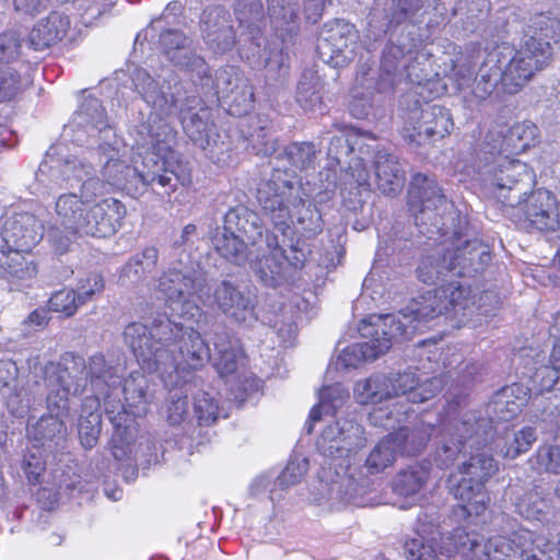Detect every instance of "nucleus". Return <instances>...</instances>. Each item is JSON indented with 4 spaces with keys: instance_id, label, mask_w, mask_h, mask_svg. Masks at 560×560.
I'll return each mask as SVG.
<instances>
[{
    "instance_id": "nucleus-1",
    "label": "nucleus",
    "mask_w": 560,
    "mask_h": 560,
    "mask_svg": "<svg viewBox=\"0 0 560 560\" xmlns=\"http://www.w3.org/2000/svg\"><path fill=\"white\" fill-rule=\"evenodd\" d=\"M131 136L138 152L129 165L127 145L107 122L100 101L88 95L62 132L79 150L72 155H65L61 145L48 151L39 172H50L58 185L79 187V192L61 194L55 201L60 228H51L48 238L58 253L67 252L75 236L109 237L120 229L126 207L115 198L97 201L105 183L133 196L155 183L167 194L177 184H191L189 168L174 150L177 132L167 121L150 114Z\"/></svg>"
},
{
    "instance_id": "nucleus-2",
    "label": "nucleus",
    "mask_w": 560,
    "mask_h": 560,
    "mask_svg": "<svg viewBox=\"0 0 560 560\" xmlns=\"http://www.w3.org/2000/svg\"><path fill=\"white\" fill-rule=\"evenodd\" d=\"M124 335L141 369L156 373L171 390L190 386L195 372L211 358L210 349L198 330L168 318L160 319L151 328L132 323Z\"/></svg>"
},
{
    "instance_id": "nucleus-3",
    "label": "nucleus",
    "mask_w": 560,
    "mask_h": 560,
    "mask_svg": "<svg viewBox=\"0 0 560 560\" xmlns=\"http://www.w3.org/2000/svg\"><path fill=\"white\" fill-rule=\"evenodd\" d=\"M539 34L525 35L518 49L502 44L489 51L479 68L472 94L478 100H486L501 86L508 94L518 93L539 71L551 56L548 37L556 35V22L539 18Z\"/></svg>"
},
{
    "instance_id": "nucleus-4",
    "label": "nucleus",
    "mask_w": 560,
    "mask_h": 560,
    "mask_svg": "<svg viewBox=\"0 0 560 560\" xmlns=\"http://www.w3.org/2000/svg\"><path fill=\"white\" fill-rule=\"evenodd\" d=\"M88 381L95 396L86 397L84 406L98 407L101 396L103 397L114 427L112 453L116 459L122 460L131 454L130 444L138 434L136 418L145 416L151 402L147 380L142 374L132 373L124 383L125 404H115L110 400L113 393L109 389L120 383V377L116 370L107 368L103 355L95 354L85 366V382Z\"/></svg>"
},
{
    "instance_id": "nucleus-5",
    "label": "nucleus",
    "mask_w": 560,
    "mask_h": 560,
    "mask_svg": "<svg viewBox=\"0 0 560 560\" xmlns=\"http://www.w3.org/2000/svg\"><path fill=\"white\" fill-rule=\"evenodd\" d=\"M136 90L143 101L162 118L179 110V119L185 133L189 139L202 149L209 159L219 161L215 148L219 147V133L213 124L208 122V112L200 108L199 112L190 114V109L198 104L195 96L182 97V83L171 69H162L160 73L152 77L144 69H136L132 74ZM163 119L166 121L165 117Z\"/></svg>"
},
{
    "instance_id": "nucleus-6",
    "label": "nucleus",
    "mask_w": 560,
    "mask_h": 560,
    "mask_svg": "<svg viewBox=\"0 0 560 560\" xmlns=\"http://www.w3.org/2000/svg\"><path fill=\"white\" fill-rule=\"evenodd\" d=\"M257 200L275 226L284 232L292 225L305 237H313L323 230V221L315 206L305 205L301 187L277 172L257 188Z\"/></svg>"
},
{
    "instance_id": "nucleus-7",
    "label": "nucleus",
    "mask_w": 560,
    "mask_h": 560,
    "mask_svg": "<svg viewBox=\"0 0 560 560\" xmlns=\"http://www.w3.org/2000/svg\"><path fill=\"white\" fill-rule=\"evenodd\" d=\"M464 246H458L455 250H451L443 241L439 246L429 254H425L417 269V275L420 281L424 283H435L438 281L446 282L440 287L447 288L456 277L471 276L472 272H478L482 269L483 264L489 259V254L485 249H478L475 244L469 241L463 242ZM434 290L427 291L425 293L415 298L406 310L397 313L396 315L406 314L409 315L410 322L405 320V324L409 327H415L416 331H423L424 328H430L435 325L434 322L421 323L418 327L419 316L411 312V305L415 301L420 300L423 295H427Z\"/></svg>"
},
{
    "instance_id": "nucleus-8",
    "label": "nucleus",
    "mask_w": 560,
    "mask_h": 560,
    "mask_svg": "<svg viewBox=\"0 0 560 560\" xmlns=\"http://www.w3.org/2000/svg\"><path fill=\"white\" fill-rule=\"evenodd\" d=\"M500 305V298L494 291H483L476 301V294L465 282H451L447 288L439 289L423 295L411 305V312L419 316L418 327L423 322H450L459 326L465 319L478 313L489 315Z\"/></svg>"
},
{
    "instance_id": "nucleus-9",
    "label": "nucleus",
    "mask_w": 560,
    "mask_h": 560,
    "mask_svg": "<svg viewBox=\"0 0 560 560\" xmlns=\"http://www.w3.org/2000/svg\"><path fill=\"white\" fill-rule=\"evenodd\" d=\"M42 386L46 390L49 413L27 427V436L33 447H50L55 440L65 436L66 427L62 418L68 413L70 396L82 392L85 384L74 381L69 368L49 362L44 368Z\"/></svg>"
},
{
    "instance_id": "nucleus-10",
    "label": "nucleus",
    "mask_w": 560,
    "mask_h": 560,
    "mask_svg": "<svg viewBox=\"0 0 560 560\" xmlns=\"http://www.w3.org/2000/svg\"><path fill=\"white\" fill-rule=\"evenodd\" d=\"M405 320L410 322L409 315H373L362 320L359 330L363 337H371V340L342 349L332 362L335 369H357L364 362L384 354L398 338L410 339L415 334V327L407 326Z\"/></svg>"
},
{
    "instance_id": "nucleus-11",
    "label": "nucleus",
    "mask_w": 560,
    "mask_h": 560,
    "mask_svg": "<svg viewBox=\"0 0 560 560\" xmlns=\"http://www.w3.org/2000/svg\"><path fill=\"white\" fill-rule=\"evenodd\" d=\"M454 167L455 173L459 176V182L481 180L502 203L510 207L522 203L521 196L523 194H514L518 190L517 186L525 179L533 182L534 178V174L526 163L500 153L490 155V161L487 160L482 165L476 166L467 164L465 161H458Z\"/></svg>"
},
{
    "instance_id": "nucleus-12",
    "label": "nucleus",
    "mask_w": 560,
    "mask_h": 560,
    "mask_svg": "<svg viewBox=\"0 0 560 560\" xmlns=\"http://www.w3.org/2000/svg\"><path fill=\"white\" fill-rule=\"evenodd\" d=\"M186 258V262L180 259L178 266H172L163 272L156 281L155 290L172 315L197 323L202 316L197 302L206 303L210 296L202 290L205 279L201 273Z\"/></svg>"
},
{
    "instance_id": "nucleus-13",
    "label": "nucleus",
    "mask_w": 560,
    "mask_h": 560,
    "mask_svg": "<svg viewBox=\"0 0 560 560\" xmlns=\"http://www.w3.org/2000/svg\"><path fill=\"white\" fill-rule=\"evenodd\" d=\"M442 380L432 377L420 382L413 372H405L395 377L383 374L372 375L358 382L353 388L355 400L361 405H375L390 399L413 404L423 402L433 397L442 388Z\"/></svg>"
},
{
    "instance_id": "nucleus-14",
    "label": "nucleus",
    "mask_w": 560,
    "mask_h": 560,
    "mask_svg": "<svg viewBox=\"0 0 560 560\" xmlns=\"http://www.w3.org/2000/svg\"><path fill=\"white\" fill-rule=\"evenodd\" d=\"M498 471V464L486 453L471 455L458 471L448 478L450 491L467 515H480L487 508L489 497L485 483Z\"/></svg>"
},
{
    "instance_id": "nucleus-15",
    "label": "nucleus",
    "mask_w": 560,
    "mask_h": 560,
    "mask_svg": "<svg viewBox=\"0 0 560 560\" xmlns=\"http://www.w3.org/2000/svg\"><path fill=\"white\" fill-rule=\"evenodd\" d=\"M432 51L423 48L417 52L404 54L400 46H388L383 51L381 61L382 75L377 84L381 93L393 90L398 82L406 79L421 85L439 77L440 71L431 61Z\"/></svg>"
},
{
    "instance_id": "nucleus-16",
    "label": "nucleus",
    "mask_w": 560,
    "mask_h": 560,
    "mask_svg": "<svg viewBox=\"0 0 560 560\" xmlns=\"http://www.w3.org/2000/svg\"><path fill=\"white\" fill-rule=\"evenodd\" d=\"M262 237V226L258 215L247 209L231 210L224 217L222 230L213 237L217 252L235 265L248 260L247 244L256 245Z\"/></svg>"
},
{
    "instance_id": "nucleus-17",
    "label": "nucleus",
    "mask_w": 560,
    "mask_h": 560,
    "mask_svg": "<svg viewBox=\"0 0 560 560\" xmlns=\"http://www.w3.org/2000/svg\"><path fill=\"white\" fill-rule=\"evenodd\" d=\"M488 429H491L490 420L477 418L472 411L460 412L443 423L435 459L441 466L451 465L457 456L466 450L478 447L487 441Z\"/></svg>"
},
{
    "instance_id": "nucleus-18",
    "label": "nucleus",
    "mask_w": 560,
    "mask_h": 560,
    "mask_svg": "<svg viewBox=\"0 0 560 560\" xmlns=\"http://www.w3.org/2000/svg\"><path fill=\"white\" fill-rule=\"evenodd\" d=\"M357 40L353 24L334 20L324 24L317 39V52L325 63L341 68L355 57Z\"/></svg>"
},
{
    "instance_id": "nucleus-19",
    "label": "nucleus",
    "mask_w": 560,
    "mask_h": 560,
    "mask_svg": "<svg viewBox=\"0 0 560 560\" xmlns=\"http://www.w3.org/2000/svg\"><path fill=\"white\" fill-rule=\"evenodd\" d=\"M368 493L365 480L358 482L351 475L342 477L337 472V479L331 481L320 478L310 493V503L325 510L339 509L345 504L363 506L369 504L364 498Z\"/></svg>"
},
{
    "instance_id": "nucleus-20",
    "label": "nucleus",
    "mask_w": 560,
    "mask_h": 560,
    "mask_svg": "<svg viewBox=\"0 0 560 560\" xmlns=\"http://www.w3.org/2000/svg\"><path fill=\"white\" fill-rule=\"evenodd\" d=\"M362 425L351 419H340L327 424L317 439L318 452L330 459H347L365 445Z\"/></svg>"
},
{
    "instance_id": "nucleus-21",
    "label": "nucleus",
    "mask_w": 560,
    "mask_h": 560,
    "mask_svg": "<svg viewBox=\"0 0 560 560\" xmlns=\"http://www.w3.org/2000/svg\"><path fill=\"white\" fill-rule=\"evenodd\" d=\"M205 304L214 305L231 322L252 327L257 322L256 299L247 290L223 280L213 288L212 295Z\"/></svg>"
},
{
    "instance_id": "nucleus-22",
    "label": "nucleus",
    "mask_w": 560,
    "mask_h": 560,
    "mask_svg": "<svg viewBox=\"0 0 560 560\" xmlns=\"http://www.w3.org/2000/svg\"><path fill=\"white\" fill-rule=\"evenodd\" d=\"M538 128L530 121L516 122L511 127L497 125L487 132L482 150L485 154H520L535 144Z\"/></svg>"
},
{
    "instance_id": "nucleus-23",
    "label": "nucleus",
    "mask_w": 560,
    "mask_h": 560,
    "mask_svg": "<svg viewBox=\"0 0 560 560\" xmlns=\"http://www.w3.org/2000/svg\"><path fill=\"white\" fill-rule=\"evenodd\" d=\"M453 128V120L447 109L432 105L420 112H412L402 128L404 137L410 142L422 144L430 140L445 137Z\"/></svg>"
},
{
    "instance_id": "nucleus-24",
    "label": "nucleus",
    "mask_w": 560,
    "mask_h": 560,
    "mask_svg": "<svg viewBox=\"0 0 560 560\" xmlns=\"http://www.w3.org/2000/svg\"><path fill=\"white\" fill-rule=\"evenodd\" d=\"M215 94L234 116L247 114L253 108L254 93L248 80L234 67H226L215 74Z\"/></svg>"
},
{
    "instance_id": "nucleus-25",
    "label": "nucleus",
    "mask_w": 560,
    "mask_h": 560,
    "mask_svg": "<svg viewBox=\"0 0 560 560\" xmlns=\"http://www.w3.org/2000/svg\"><path fill=\"white\" fill-rule=\"evenodd\" d=\"M408 203L415 214L416 224H425L427 220L431 219L436 221L435 210H446L450 207L436 182L422 174L412 177L408 190Z\"/></svg>"
},
{
    "instance_id": "nucleus-26",
    "label": "nucleus",
    "mask_w": 560,
    "mask_h": 560,
    "mask_svg": "<svg viewBox=\"0 0 560 560\" xmlns=\"http://www.w3.org/2000/svg\"><path fill=\"white\" fill-rule=\"evenodd\" d=\"M522 203H515L525 215L529 224L539 231H555L559 226L557 201L555 196L546 189H537L529 195L523 192Z\"/></svg>"
},
{
    "instance_id": "nucleus-27",
    "label": "nucleus",
    "mask_w": 560,
    "mask_h": 560,
    "mask_svg": "<svg viewBox=\"0 0 560 560\" xmlns=\"http://www.w3.org/2000/svg\"><path fill=\"white\" fill-rule=\"evenodd\" d=\"M160 43L164 55L176 67L196 73L203 80L208 77V66L189 48V39L179 31L168 30L161 34Z\"/></svg>"
},
{
    "instance_id": "nucleus-28",
    "label": "nucleus",
    "mask_w": 560,
    "mask_h": 560,
    "mask_svg": "<svg viewBox=\"0 0 560 560\" xmlns=\"http://www.w3.org/2000/svg\"><path fill=\"white\" fill-rule=\"evenodd\" d=\"M43 236V225L32 213H15L8 217L2 225L3 247L31 249Z\"/></svg>"
},
{
    "instance_id": "nucleus-29",
    "label": "nucleus",
    "mask_w": 560,
    "mask_h": 560,
    "mask_svg": "<svg viewBox=\"0 0 560 560\" xmlns=\"http://www.w3.org/2000/svg\"><path fill=\"white\" fill-rule=\"evenodd\" d=\"M200 30L206 44L214 52H225L235 44V33L230 25V15L221 7L208 8L203 11Z\"/></svg>"
},
{
    "instance_id": "nucleus-30",
    "label": "nucleus",
    "mask_w": 560,
    "mask_h": 560,
    "mask_svg": "<svg viewBox=\"0 0 560 560\" xmlns=\"http://www.w3.org/2000/svg\"><path fill=\"white\" fill-rule=\"evenodd\" d=\"M259 256L250 260L254 271L271 287L278 285L284 276V250L275 236H266L265 248L259 245Z\"/></svg>"
},
{
    "instance_id": "nucleus-31",
    "label": "nucleus",
    "mask_w": 560,
    "mask_h": 560,
    "mask_svg": "<svg viewBox=\"0 0 560 560\" xmlns=\"http://www.w3.org/2000/svg\"><path fill=\"white\" fill-rule=\"evenodd\" d=\"M235 14L242 30L240 38L252 40L254 46L250 55H246L247 59L261 58L260 46L264 42L259 37L261 24L264 20L262 4L260 0H237Z\"/></svg>"
},
{
    "instance_id": "nucleus-32",
    "label": "nucleus",
    "mask_w": 560,
    "mask_h": 560,
    "mask_svg": "<svg viewBox=\"0 0 560 560\" xmlns=\"http://www.w3.org/2000/svg\"><path fill=\"white\" fill-rule=\"evenodd\" d=\"M428 478L429 469L420 464L411 465L396 475L393 491L406 500L400 509H409L420 502Z\"/></svg>"
},
{
    "instance_id": "nucleus-33",
    "label": "nucleus",
    "mask_w": 560,
    "mask_h": 560,
    "mask_svg": "<svg viewBox=\"0 0 560 560\" xmlns=\"http://www.w3.org/2000/svg\"><path fill=\"white\" fill-rule=\"evenodd\" d=\"M528 399V387L515 383L497 392L489 409L499 421H509L522 411Z\"/></svg>"
},
{
    "instance_id": "nucleus-34",
    "label": "nucleus",
    "mask_w": 560,
    "mask_h": 560,
    "mask_svg": "<svg viewBox=\"0 0 560 560\" xmlns=\"http://www.w3.org/2000/svg\"><path fill=\"white\" fill-rule=\"evenodd\" d=\"M70 21L67 15L51 12L46 19L40 20L30 33V43L36 50L45 49L67 35Z\"/></svg>"
},
{
    "instance_id": "nucleus-35",
    "label": "nucleus",
    "mask_w": 560,
    "mask_h": 560,
    "mask_svg": "<svg viewBox=\"0 0 560 560\" xmlns=\"http://www.w3.org/2000/svg\"><path fill=\"white\" fill-rule=\"evenodd\" d=\"M375 178L377 188L386 195H395L405 184V174L396 158L375 150Z\"/></svg>"
},
{
    "instance_id": "nucleus-36",
    "label": "nucleus",
    "mask_w": 560,
    "mask_h": 560,
    "mask_svg": "<svg viewBox=\"0 0 560 560\" xmlns=\"http://www.w3.org/2000/svg\"><path fill=\"white\" fill-rule=\"evenodd\" d=\"M447 539L452 545V548L446 549L450 557L456 553L462 560H490L488 540L485 541L483 537L476 533L457 528Z\"/></svg>"
},
{
    "instance_id": "nucleus-37",
    "label": "nucleus",
    "mask_w": 560,
    "mask_h": 560,
    "mask_svg": "<svg viewBox=\"0 0 560 560\" xmlns=\"http://www.w3.org/2000/svg\"><path fill=\"white\" fill-rule=\"evenodd\" d=\"M348 399L349 392L339 383L323 387L318 393L317 405L310 411L306 423L307 432L312 433L315 423L320 421L324 416L334 415Z\"/></svg>"
},
{
    "instance_id": "nucleus-38",
    "label": "nucleus",
    "mask_w": 560,
    "mask_h": 560,
    "mask_svg": "<svg viewBox=\"0 0 560 560\" xmlns=\"http://www.w3.org/2000/svg\"><path fill=\"white\" fill-rule=\"evenodd\" d=\"M214 353L213 364L222 376L234 373L243 358V351L238 340L231 338L228 334H218L213 341Z\"/></svg>"
},
{
    "instance_id": "nucleus-39",
    "label": "nucleus",
    "mask_w": 560,
    "mask_h": 560,
    "mask_svg": "<svg viewBox=\"0 0 560 560\" xmlns=\"http://www.w3.org/2000/svg\"><path fill=\"white\" fill-rule=\"evenodd\" d=\"M517 513L530 521L548 523L553 516V506L542 489L536 487L520 497L515 503Z\"/></svg>"
},
{
    "instance_id": "nucleus-40",
    "label": "nucleus",
    "mask_w": 560,
    "mask_h": 560,
    "mask_svg": "<svg viewBox=\"0 0 560 560\" xmlns=\"http://www.w3.org/2000/svg\"><path fill=\"white\" fill-rule=\"evenodd\" d=\"M28 250L18 247L0 250V267L8 278L28 280L36 276L37 268L34 260L26 254Z\"/></svg>"
},
{
    "instance_id": "nucleus-41",
    "label": "nucleus",
    "mask_w": 560,
    "mask_h": 560,
    "mask_svg": "<svg viewBox=\"0 0 560 560\" xmlns=\"http://www.w3.org/2000/svg\"><path fill=\"white\" fill-rule=\"evenodd\" d=\"M370 142H376L371 133L351 130L331 138L327 153L339 163L343 155L354 152L364 153V148L371 147Z\"/></svg>"
},
{
    "instance_id": "nucleus-42",
    "label": "nucleus",
    "mask_w": 560,
    "mask_h": 560,
    "mask_svg": "<svg viewBox=\"0 0 560 560\" xmlns=\"http://www.w3.org/2000/svg\"><path fill=\"white\" fill-rule=\"evenodd\" d=\"M324 83L313 71H305L298 84L296 102L306 112H322Z\"/></svg>"
},
{
    "instance_id": "nucleus-43",
    "label": "nucleus",
    "mask_w": 560,
    "mask_h": 560,
    "mask_svg": "<svg viewBox=\"0 0 560 560\" xmlns=\"http://www.w3.org/2000/svg\"><path fill=\"white\" fill-rule=\"evenodd\" d=\"M159 259L155 247H147L141 254L133 256L121 269L119 282L122 285L137 283L150 273Z\"/></svg>"
},
{
    "instance_id": "nucleus-44",
    "label": "nucleus",
    "mask_w": 560,
    "mask_h": 560,
    "mask_svg": "<svg viewBox=\"0 0 560 560\" xmlns=\"http://www.w3.org/2000/svg\"><path fill=\"white\" fill-rule=\"evenodd\" d=\"M433 430L431 424L420 423L413 429L401 428L390 433V435L395 440L400 454L413 456L425 447Z\"/></svg>"
},
{
    "instance_id": "nucleus-45",
    "label": "nucleus",
    "mask_w": 560,
    "mask_h": 560,
    "mask_svg": "<svg viewBox=\"0 0 560 560\" xmlns=\"http://www.w3.org/2000/svg\"><path fill=\"white\" fill-rule=\"evenodd\" d=\"M268 14L277 31L291 33L298 27V0H268Z\"/></svg>"
},
{
    "instance_id": "nucleus-46",
    "label": "nucleus",
    "mask_w": 560,
    "mask_h": 560,
    "mask_svg": "<svg viewBox=\"0 0 560 560\" xmlns=\"http://www.w3.org/2000/svg\"><path fill=\"white\" fill-rule=\"evenodd\" d=\"M400 454L390 434L382 439L370 452L365 466L372 474H377L392 466Z\"/></svg>"
},
{
    "instance_id": "nucleus-47",
    "label": "nucleus",
    "mask_w": 560,
    "mask_h": 560,
    "mask_svg": "<svg viewBox=\"0 0 560 560\" xmlns=\"http://www.w3.org/2000/svg\"><path fill=\"white\" fill-rule=\"evenodd\" d=\"M1 395L9 411L15 417L24 416L35 401L34 394L18 380L12 384L4 383Z\"/></svg>"
},
{
    "instance_id": "nucleus-48",
    "label": "nucleus",
    "mask_w": 560,
    "mask_h": 560,
    "mask_svg": "<svg viewBox=\"0 0 560 560\" xmlns=\"http://www.w3.org/2000/svg\"><path fill=\"white\" fill-rule=\"evenodd\" d=\"M194 410L200 424L210 425L219 417V404L213 395L208 392L195 394Z\"/></svg>"
},
{
    "instance_id": "nucleus-49",
    "label": "nucleus",
    "mask_w": 560,
    "mask_h": 560,
    "mask_svg": "<svg viewBox=\"0 0 560 560\" xmlns=\"http://www.w3.org/2000/svg\"><path fill=\"white\" fill-rule=\"evenodd\" d=\"M370 148H364V153L358 155L351 161L350 170L351 176L358 187L369 189L371 186V174L366 168V163L370 159H375L376 142H370Z\"/></svg>"
},
{
    "instance_id": "nucleus-50",
    "label": "nucleus",
    "mask_w": 560,
    "mask_h": 560,
    "mask_svg": "<svg viewBox=\"0 0 560 560\" xmlns=\"http://www.w3.org/2000/svg\"><path fill=\"white\" fill-rule=\"evenodd\" d=\"M81 305L77 292L68 288L55 292L48 301L50 311L62 313L67 317L74 315Z\"/></svg>"
},
{
    "instance_id": "nucleus-51",
    "label": "nucleus",
    "mask_w": 560,
    "mask_h": 560,
    "mask_svg": "<svg viewBox=\"0 0 560 560\" xmlns=\"http://www.w3.org/2000/svg\"><path fill=\"white\" fill-rule=\"evenodd\" d=\"M101 432V415L91 411L88 417H81L79 421V436L84 448L96 445Z\"/></svg>"
},
{
    "instance_id": "nucleus-52",
    "label": "nucleus",
    "mask_w": 560,
    "mask_h": 560,
    "mask_svg": "<svg viewBox=\"0 0 560 560\" xmlns=\"http://www.w3.org/2000/svg\"><path fill=\"white\" fill-rule=\"evenodd\" d=\"M308 470V460L306 457L294 456L290 459L287 467L278 477L277 483L281 488H289L301 481Z\"/></svg>"
},
{
    "instance_id": "nucleus-53",
    "label": "nucleus",
    "mask_w": 560,
    "mask_h": 560,
    "mask_svg": "<svg viewBox=\"0 0 560 560\" xmlns=\"http://www.w3.org/2000/svg\"><path fill=\"white\" fill-rule=\"evenodd\" d=\"M22 90L21 77L15 69L0 67V102L10 101Z\"/></svg>"
},
{
    "instance_id": "nucleus-54",
    "label": "nucleus",
    "mask_w": 560,
    "mask_h": 560,
    "mask_svg": "<svg viewBox=\"0 0 560 560\" xmlns=\"http://www.w3.org/2000/svg\"><path fill=\"white\" fill-rule=\"evenodd\" d=\"M105 280L100 273H91L78 282L77 294L82 305L103 292Z\"/></svg>"
},
{
    "instance_id": "nucleus-55",
    "label": "nucleus",
    "mask_w": 560,
    "mask_h": 560,
    "mask_svg": "<svg viewBox=\"0 0 560 560\" xmlns=\"http://www.w3.org/2000/svg\"><path fill=\"white\" fill-rule=\"evenodd\" d=\"M42 447H33L27 451L23 460V470L31 483H38L45 470Z\"/></svg>"
},
{
    "instance_id": "nucleus-56",
    "label": "nucleus",
    "mask_w": 560,
    "mask_h": 560,
    "mask_svg": "<svg viewBox=\"0 0 560 560\" xmlns=\"http://www.w3.org/2000/svg\"><path fill=\"white\" fill-rule=\"evenodd\" d=\"M287 155L292 162V165L296 168H306L315 159L316 149L313 143H293L285 150Z\"/></svg>"
},
{
    "instance_id": "nucleus-57",
    "label": "nucleus",
    "mask_w": 560,
    "mask_h": 560,
    "mask_svg": "<svg viewBox=\"0 0 560 560\" xmlns=\"http://www.w3.org/2000/svg\"><path fill=\"white\" fill-rule=\"evenodd\" d=\"M21 35L16 31H5L0 34V61L12 62L20 56Z\"/></svg>"
},
{
    "instance_id": "nucleus-58",
    "label": "nucleus",
    "mask_w": 560,
    "mask_h": 560,
    "mask_svg": "<svg viewBox=\"0 0 560 560\" xmlns=\"http://www.w3.org/2000/svg\"><path fill=\"white\" fill-rule=\"evenodd\" d=\"M166 406V418L172 425L182 423L188 416V400L186 395H178L177 392L172 393Z\"/></svg>"
},
{
    "instance_id": "nucleus-59",
    "label": "nucleus",
    "mask_w": 560,
    "mask_h": 560,
    "mask_svg": "<svg viewBox=\"0 0 560 560\" xmlns=\"http://www.w3.org/2000/svg\"><path fill=\"white\" fill-rule=\"evenodd\" d=\"M405 553L408 560H438V553L432 545L425 544L422 537L406 541Z\"/></svg>"
},
{
    "instance_id": "nucleus-60",
    "label": "nucleus",
    "mask_w": 560,
    "mask_h": 560,
    "mask_svg": "<svg viewBox=\"0 0 560 560\" xmlns=\"http://www.w3.org/2000/svg\"><path fill=\"white\" fill-rule=\"evenodd\" d=\"M535 441V430L530 427L523 428L514 434L513 443L506 447L504 456L514 458L521 453L527 452Z\"/></svg>"
},
{
    "instance_id": "nucleus-61",
    "label": "nucleus",
    "mask_w": 560,
    "mask_h": 560,
    "mask_svg": "<svg viewBox=\"0 0 560 560\" xmlns=\"http://www.w3.org/2000/svg\"><path fill=\"white\" fill-rule=\"evenodd\" d=\"M537 465L540 469L552 474H560V447L544 445L536 454Z\"/></svg>"
},
{
    "instance_id": "nucleus-62",
    "label": "nucleus",
    "mask_w": 560,
    "mask_h": 560,
    "mask_svg": "<svg viewBox=\"0 0 560 560\" xmlns=\"http://www.w3.org/2000/svg\"><path fill=\"white\" fill-rule=\"evenodd\" d=\"M550 364L551 370L549 368H542L535 373V378L540 375L547 376L542 383V389H550L558 382L556 373H560V342L553 346L550 354Z\"/></svg>"
},
{
    "instance_id": "nucleus-63",
    "label": "nucleus",
    "mask_w": 560,
    "mask_h": 560,
    "mask_svg": "<svg viewBox=\"0 0 560 560\" xmlns=\"http://www.w3.org/2000/svg\"><path fill=\"white\" fill-rule=\"evenodd\" d=\"M448 205L450 207L446 210H435V213H438V220L435 221L436 225H434L433 219L427 220L425 224H417L420 228V232L423 234H429L430 238H432L435 234L445 237L448 234L445 219L446 212H448V215L451 219H453V214L450 212V210L453 208V205L451 202H448Z\"/></svg>"
},
{
    "instance_id": "nucleus-64",
    "label": "nucleus",
    "mask_w": 560,
    "mask_h": 560,
    "mask_svg": "<svg viewBox=\"0 0 560 560\" xmlns=\"http://www.w3.org/2000/svg\"><path fill=\"white\" fill-rule=\"evenodd\" d=\"M372 107L371 100H366L360 96V93L353 91V100L350 104V110L353 117L362 119L369 115V110Z\"/></svg>"
}]
</instances>
